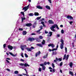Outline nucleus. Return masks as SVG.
Listing matches in <instances>:
<instances>
[{"instance_id":"nucleus-17","label":"nucleus","mask_w":76,"mask_h":76,"mask_svg":"<svg viewBox=\"0 0 76 76\" xmlns=\"http://www.w3.org/2000/svg\"><path fill=\"white\" fill-rule=\"evenodd\" d=\"M45 8L47 9H48V10H50V7L48 5H46L45 6Z\"/></svg>"},{"instance_id":"nucleus-53","label":"nucleus","mask_w":76,"mask_h":76,"mask_svg":"<svg viewBox=\"0 0 76 76\" xmlns=\"http://www.w3.org/2000/svg\"><path fill=\"white\" fill-rule=\"evenodd\" d=\"M6 70H7V71H9V72H10V70L9 69H6Z\"/></svg>"},{"instance_id":"nucleus-43","label":"nucleus","mask_w":76,"mask_h":76,"mask_svg":"<svg viewBox=\"0 0 76 76\" xmlns=\"http://www.w3.org/2000/svg\"><path fill=\"white\" fill-rule=\"evenodd\" d=\"M65 53H67V48H66V47H65Z\"/></svg>"},{"instance_id":"nucleus-33","label":"nucleus","mask_w":76,"mask_h":76,"mask_svg":"<svg viewBox=\"0 0 76 76\" xmlns=\"http://www.w3.org/2000/svg\"><path fill=\"white\" fill-rule=\"evenodd\" d=\"M66 58V54H65L64 57V58H63V60H64Z\"/></svg>"},{"instance_id":"nucleus-16","label":"nucleus","mask_w":76,"mask_h":76,"mask_svg":"<svg viewBox=\"0 0 76 76\" xmlns=\"http://www.w3.org/2000/svg\"><path fill=\"white\" fill-rule=\"evenodd\" d=\"M41 53H40V51H39V52L37 53L35 55V56L36 57H37L38 56H39V54H40Z\"/></svg>"},{"instance_id":"nucleus-22","label":"nucleus","mask_w":76,"mask_h":76,"mask_svg":"<svg viewBox=\"0 0 76 76\" xmlns=\"http://www.w3.org/2000/svg\"><path fill=\"white\" fill-rule=\"evenodd\" d=\"M41 23L42 24V25H43V26H44V27H46V26H45V24H44V22L42 21V22H41Z\"/></svg>"},{"instance_id":"nucleus-10","label":"nucleus","mask_w":76,"mask_h":76,"mask_svg":"<svg viewBox=\"0 0 76 76\" xmlns=\"http://www.w3.org/2000/svg\"><path fill=\"white\" fill-rule=\"evenodd\" d=\"M48 47H52V48H54L55 47V45L53 44H49L48 45Z\"/></svg>"},{"instance_id":"nucleus-7","label":"nucleus","mask_w":76,"mask_h":76,"mask_svg":"<svg viewBox=\"0 0 76 76\" xmlns=\"http://www.w3.org/2000/svg\"><path fill=\"white\" fill-rule=\"evenodd\" d=\"M37 8L39 9H43V7H41L40 6H37L36 7Z\"/></svg>"},{"instance_id":"nucleus-32","label":"nucleus","mask_w":76,"mask_h":76,"mask_svg":"<svg viewBox=\"0 0 76 76\" xmlns=\"http://www.w3.org/2000/svg\"><path fill=\"white\" fill-rule=\"evenodd\" d=\"M47 56H48V55L47 54L46 55L44 56L43 57V58H47Z\"/></svg>"},{"instance_id":"nucleus-21","label":"nucleus","mask_w":76,"mask_h":76,"mask_svg":"<svg viewBox=\"0 0 76 76\" xmlns=\"http://www.w3.org/2000/svg\"><path fill=\"white\" fill-rule=\"evenodd\" d=\"M28 15L29 16H33L34 15V14H33V13H30V14H29Z\"/></svg>"},{"instance_id":"nucleus-58","label":"nucleus","mask_w":76,"mask_h":76,"mask_svg":"<svg viewBox=\"0 0 76 76\" xmlns=\"http://www.w3.org/2000/svg\"><path fill=\"white\" fill-rule=\"evenodd\" d=\"M60 36V34H58L57 35V37H59Z\"/></svg>"},{"instance_id":"nucleus-55","label":"nucleus","mask_w":76,"mask_h":76,"mask_svg":"<svg viewBox=\"0 0 76 76\" xmlns=\"http://www.w3.org/2000/svg\"><path fill=\"white\" fill-rule=\"evenodd\" d=\"M53 72L54 73V72H55V69H53Z\"/></svg>"},{"instance_id":"nucleus-25","label":"nucleus","mask_w":76,"mask_h":76,"mask_svg":"<svg viewBox=\"0 0 76 76\" xmlns=\"http://www.w3.org/2000/svg\"><path fill=\"white\" fill-rule=\"evenodd\" d=\"M63 45H64V44H61L60 45V47L61 49H63Z\"/></svg>"},{"instance_id":"nucleus-64","label":"nucleus","mask_w":76,"mask_h":76,"mask_svg":"<svg viewBox=\"0 0 76 76\" xmlns=\"http://www.w3.org/2000/svg\"><path fill=\"white\" fill-rule=\"evenodd\" d=\"M48 50H49V51H50V52H51V51H52V50H51V49H49Z\"/></svg>"},{"instance_id":"nucleus-62","label":"nucleus","mask_w":76,"mask_h":76,"mask_svg":"<svg viewBox=\"0 0 76 76\" xmlns=\"http://www.w3.org/2000/svg\"><path fill=\"white\" fill-rule=\"evenodd\" d=\"M21 68L22 69H24L25 67H24V66H22Z\"/></svg>"},{"instance_id":"nucleus-50","label":"nucleus","mask_w":76,"mask_h":76,"mask_svg":"<svg viewBox=\"0 0 76 76\" xmlns=\"http://www.w3.org/2000/svg\"><path fill=\"white\" fill-rule=\"evenodd\" d=\"M21 56L22 57H23V53H21Z\"/></svg>"},{"instance_id":"nucleus-61","label":"nucleus","mask_w":76,"mask_h":76,"mask_svg":"<svg viewBox=\"0 0 76 76\" xmlns=\"http://www.w3.org/2000/svg\"><path fill=\"white\" fill-rule=\"evenodd\" d=\"M20 61H23V62L24 60L23 59H21L20 60Z\"/></svg>"},{"instance_id":"nucleus-14","label":"nucleus","mask_w":76,"mask_h":76,"mask_svg":"<svg viewBox=\"0 0 76 76\" xmlns=\"http://www.w3.org/2000/svg\"><path fill=\"white\" fill-rule=\"evenodd\" d=\"M8 48L9 49H10V50H12V49H13V47L10 45L8 46Z\"/></svg>"},{"instance_id":"nucleus-34","label":"nucleus","mask_w":76,"mask_h":76,"mask_svg":"<svg viewBox=\"0 0 76 76\" xmlns=\"http://www.w3.org/2000/svg\"><path fill=\"white\" fill-rule=\"evenodd\" d=\"M69 55H68L66 56V60H68V59L69 58Z\"/></svg>"},{"instance_id":"nucleus-13","label":"nucleus","mask_w":76,"mask_h":76,"mask_svg":"<svg viewBox=\"0 0 76 76\" xmlns=\"http://www.w3.org/2000/svg\"><path fill=\"white\" fill-rule=\"evenodd\" d=\"M26 26H28L29 27H30V26H32V24H31V23H28L26 24Z\"/></svg>"},{"instance_id":"nucleus-56","label":"nucleus","mask_w":76,"mask_h":76,"mask_svg":"<svg viewBox=\"0 0 76 76\" xmlns=\"http://www.w3.org/2000/svg\"><path fill=\"white\" fill-rule=\"evenodd\" d=\"M48 1H49V3H51V0H48Z\"/></svg>"},{"instance_id":"nucleus-35","label":"nucleus","mask_w":76,"mask_h":76,"mask_svg":"<svg viewBox=\"0 0 76 76\" xmlns=\"http://www.w3.org/2000/svg\"><path fill=\"white\" fill-rule=\"evenodd\" d=\"M20 13H21V14H22L23 15V16H25V14H24V12H20Z\"/></svg>"},{"instance_id":"nucleus-24","label":"nucleus","mask_w":76,"mask_h":76,"mask_svg":"<svg viewBox=\"0 0 76 76\" xmlns=\"http://www.w3.org/2000/svg\"><path fill=\"white\" fill-rule=\"evenodd\" d=\"M69 74H70V75H71L72 76H73V72H72L69 71Z\"/></svg>"},{"instance_id":"nucleus-44","label":"nucleus","mask_w":76,"mask_h":76,"mask_svg":"<svg viewBox=\"0 0 76 76\" xmlns=\"http://www.w3.org/2000/svg\"><path fill=\"white\" fill-rule=\"evenodd\" d=\"M60 66H62L63 65V62H61L59 64Z\"/></svg>"},{"instance_id":"nucleus-15","label":"nucleus","mask_w":76,"mask_h":76,"mask_svg":"<svg viewBox=\"0 0 76 76\" xmlns=\"http://www.w3.org/2000/svg\"><path fill=\"white\" fill-rule=\"evenodd\" d=\"M40 29L37 31V32H39L42 29V26H41L40 27Z\"/></svg>"},{"instance_id":"nucleus-28","label":"nucleus","mask_w":76,"mask_h":76,"mask_svg":"<svg viewBox=\"0 0 76 76\" xmlns=\"http://www.w3.org/2000/svg\"><path fill=\"white\" fill-rule=\"evenodd\" d=\"M23 35H24L26 34V31H23Z\"/></svg>"},{"instance_id":"nucleus-23","label":"nucleus","mask_w":76,"mask_h":76,"mask_svg":"<svg viewBox=\"0 0 76 76\" xmlns=\"http://www.w3.org/2000/svg\"><path fill=\"white\" fill-rule=\"evenodd\" d=\"M42 66V70H45V69H46V67L44 66Z\"/></svg>"},{"instance_id":"nucleus-40","label":"nucleus","mask_w":76,"mask_h":76,"mask_svg":"<svg viewBox=\"0 0 76 76\" xmlns=\"http://www.w3.org/2000/svg\"><path fill=\"white\" fill-rule=\"evenodd\" d=\"M9 53H10V55H11V56H13L14 54H13L11 52H9Z\"/></svg>"},{"instance_id":"nucleus-49","label":"nucleus","mask_w":76,"mask_h":76,"mask_svg":"<svg viewBox=\"0 0 76 76\" xmlns=\"http://www.w3.org/2000/svg\"><path fill=\"white\" fill-rule=\"evenodd\" d=\"M41 68L40 67L39 68V72H41Z\"/></svg>"},{"instance_id":"nucleus-45","label":"nucleus","mask_w":76,"mask_h":76,"mask_svg":"<svg viewBox=\"0 0 76 76\" xmlns=\"http://www.w3.org/2000/svg\"><path fill=\"white\" fill-rule=\"evenodd\" d=\"M17 53H16L15 55H14V54H13V57H16L17 56Z\"/></svg>"},{"instance_id":"nucleus-42","label":"nucleus","mask_w":76,"mask_h":76,"mask_svg":"<svg viewBox=\"0 0 76 76\" xmlns=\"http://www.w3.org/2000/svg\"><path fill=\"white\" fill-rule=\"evenodd\" d=\"M52 67L53 68H54L55 67V66H54V63H53L52 64Z\"/></svg>"},{"instance_id":"nucleus-51","label":"nucleus","mask_w":76,"mask_h":76,"mask_svg":"<svg viewBox=\"0 0 76 76\" xmlns=\"http://www.w3.org/2000/svg\"><path fill=\"white\" fill-rule=\"evenodd\" d=\"M69 23L70 25H72V23H73V21H72L69 22Z\"/></svg>"},{"instance_id":"nucleus-26","label":"nucleus","mask_w":76,"mask_h":76,"mask_svg":"<svg viewBox=\"0 0 76 76\" xmlns=\"http://www.w3.org/2000/svg\"><path fill=\"white\" fill-rule=\"evenodd\" d=\"M19 73V72L18 71H15L14 72V74H17Z\"/></svg>"},{"instance_id":"nucleus-47","label":"nucleus","mask_w":76,"mask_h":76,"mask_svg":"<svg viewBox=\"0 0 76 76\" xmlns=\"http://www.w3.org/2000/svg\"><path fill=\"white\" fill-rule=\"evenodd\" d=\"M6 61H7V63H9V64H10V61H9L8 60H6Z\"/></svg>"},{"instance_id":"nucleus-41","label":"nucleus","mask_w":76,"mask_h":76,"mask_svg":"<svg viewBox=\"0 0 76 76\" xmlns=\"http://www.w3.org/2000/svg\"><path fill=\"white\" fill-rule=\"evenodd\" d=\"M9 53H10V55H11V56H13L14 54H13L11 52H9Z\"/></svg>"},{"instance_id":"nucleus-54","label":"nucleus","mask_w":76,"mask_h":76,"mask_svg":"<svg viewBox=\"0 0 76 76\" xmlns=\"http://www.w3.org/2000/svg\"><path fill=\"white\" fill-rule=\"evenodd\" d=\"M31 35H36V34L35 33H32Z\"/></svg>"},{"instance_id":"nucleus-19","label":"nucleus","mask_w":76,"mask_h":76,"mask_svg":"<svg viewBox=\"0 0 76 76\" xmlns=\"http://www.w3.org/2000/svg\"><path fill=\"white\" fill-rule=\"evenodd\" d=\"M37 46H39V47H43L42 44H39V43L37 44Z\"/></svg>"},{"instance_id":"nucleus-6","label":"nucleus","mask_w":76,"mask_h":76,"mask_svg":"<svg viewBox=\"0 0 76 76\" xmlns=\"http://www.w3.org/2000/svg\"><path fill=\"white\" fill-rule=\"evenodd\" d=\"M47 64V62H45L44 64H40V66H46V65Z\"/></svg>"},{"instance_id":"nucleus-60","label":"nucleus","mask_w":76,"mask_h":76,"mask_svg":"<svg viewBox=\"0 0 76 76\" xmlns=\"http://www.w3.org/2000/svg\"><path fill=\"white\" fill-rule=\"evenodd\" d=\"M18 76H22V74H18Z\"/></svg>"},{"instance_id":"nucleus-20","label":"nucleus","mask_w":76,"mask_h":76,"mask_svg":"<svg viewBox=\"0 0 76 76\" xmlns=\"http://www.w3.org/2000/svg\"><path fill=\"white\" fill-rule=\"evenodd\" d=\"M69 66L71 68H72L73 66V63L72 62H70L69 63Z\"/></svg>"},{"instance_id":"nucleus-2","label":"nucleus","mask_w":76,"mask_h":76,"mask_svg":"<svg viewBox=\"0 0 76 76\" xmlns=\"http://www.w3.org/2000/svg\"><path fill=\"white\" fill-rule=\"evenodd\" d=\"M57 28L58 29H59V28L58 27V25H57L56 24H54L50 28V29L52 31L55 32L56 31H55V29H54V28Z\"/></svg>"},{"instance_id":"nucleus-57","label":"nucleus","mask_w":76,"mask_h":76,"mask_svg":"<svg viewBox=\"0 0 76 76\" xmlns=\"http://www.w3.org/2000/svg\"><path fill=\"white\" fill-rule=\"evenodd\" d=\"M45 34H48V31H45Z\"/></svg>"},{"instance_id":"nucleus-3","label":"nucleus","mask_w":76,"mask_h":76,"mask_svg":"<svg viewBox=\"0 0 76 76\" xmlns=\"http://www.w3.org/2000/svg\"><path fill=\"white\" fill-rule=\"evenodd\" d=\"M19 65L20 66H24L25 67H29V65H28V63H25V64L23 63H20L19 64Z\"/></svg>"},{"instance_id":"nucleus-63","label":"nucleus","mask_w":76,"mask_h":76,"mask_svg":"<svg viewBox=\"0 0 76 76\" xmlns=\"http://www.w3.org/2000/svg\"><path fill=\"white\" fill-rule=\"evenodd\" d=\"M47 64H48V65H49L50 64V62H48L47 63Z\"/></svg>"},{"instance_id":"nucleus-52","label":"nucleus","mask_w":76,"mask_h":76,"mask_svg":"<svg viewBox=\"0 0 76 76\" xmlns=\"http://www.w3.org/2000/svg\"><path fill=\"white\" fill-rule=\"evenodd\" d=\"M6 44H4L3 45L4 48H6Z\"/></svg>"},{"instance_id":"nucleus-27","label":"nucleus","mask_w":76,"mask_h":76,"mask_svg":"<svg viewBox=\"0 0 76 76\" xmlns=\"http://www.w3.org/2000/svg\"><path fill=\"white\" fill-rule=\"evenodd\" d=\"M34 15H35V16H38V15H39V13L38 12H35L34 13Z\"/></svg>"},{"instance_id":"nucleus-31","label":"nucleus","mask_w":76,"mask_h":76,"mask_svg":"<svg viewBox=\"0 0 76 76\" xmlns=\"http://www.w3.org/2000/svg\"><path fill=\"white\" fill-rule=\"evenodd\" d=\"M45 40H43V41L42 42V45H44V44H45Z\"/></svg>"},{"instance_id":"nucleus-59","label":"nucleus","mask_w":76,"mask_h":76,"mask_svg":"<svg viewBox=\"0 0 76 76\" xmlns=\"http://www.w3.org/2000/svg\"><path fill=\"white\" fill-rule=\"evenodd\" d=\"M60 27L61 28H63V26L62 25H61L60 26Z\"/></svg>"},{"instance_id":"nucleus-46","label":"nucleus","mask_w":76,"mask_h":76,"mask_svg":"<svg viewBox=\"0 0 76 76\" xmlns=\"http://www.w3.org/2000/svg\"><path fill=\"white\" fill-rule=\"evenodd\" d=\"M64 30H61V34H64Z\"/></svg>"},{"instance_id":"nucleus-37","label":"nucleus","mask_w":76,"mask_h":76,"mask_svg":"<svg viewBox=\"0 0 76 76\" xmlns=\"http://www.w3.org/2000/svg\"><path fill=\"white\" fill-rule=\"evenodd\" d=\"M39 39H42L43 37L42 36H39Z\"/></svg>"},{"instance_id":"nucleus-36","label":"nucleus","mask_w":76,"mask_h":76,"mask_svg":"<svg viewBox=\"0 0 76 76\" xmlns=\"http://www.w3.org/2000/svg\"><path fill=\"white\" fill-rule=\"evenodd\" d=\"M41 18V16H40V17H38L37 18V20H39V19H40Z\"/></svg>"},{"instance_id":"nucleus-30","label":"nucleus","mask_w":76,"mask_h":76,"mask_svg":"<svg viewBox=\"0 0 76 76\" xmlns=\"http://www.w3.org/2000/svg\"><path fill=\"white\" fill-rule=\"evenodd\" d=\"M61 44H64V40L63 39H61Z\"/></svg>"},{"instance_id":"nucleus-48","label":"nucleus","mask_w":76,"mask_h":76,"mask_svg":"<svg viewBox=\"0 0 76 76\" xmlns=\"http://www.w3.org/2000/svg\"><path fill=\"white\" fill-rule=\"evenodd\" d=\"M19 31H23V28H19Z\"/></svg>"},{"instance_id":"nucleus-38","label":"nucleus","mask_w":76,"mask_h":76,"mask_svg":"<svg viewBox=\"0 0 76 76\" xmlns=\"http://www.w3.org/2000/svg\"><path fill=\"white\" fill-rule=\"evenodd\" d=\"M43 20H44V18L41 19L40 20H39V22H41V21H43Z\"/></svg>"},{"instance_id":"nucleus-12","label":"nucleus","mask_w":76,"mask_h":76,"mask_svg":"<svg viewBox=\"0 0 76 76\" xmlns=\"http://www.w3.org/2000/svg\"><path fill=\"white\" fill-rule=\"evenodd\" d=\"M48 23L50 24H54V22H53V21H52V20H49Z\"/></svg>"},{"instance_id":"nucleus-9","label":"nucleus","mask_w":76,"mask_h":76,"mask_svg":"<svg viewBox=\"0 0 76 76\" xmlns=\"http://www.w3.org/2000/svg\"><path fill=\"white\" fill-rule=\"evenodd\" d=\"M53 34V32H50L48 33V37H51V35Z\"/></svg>"},{"instance_id":"nucleus-1","label":"nucleus","mask_w":76,"mask_h":76,"mask_svg":"<svg viewBox=\"0 0 76 76\" xmlns=\"http://www.w3.org/2000/svg\"><path fill=\"white\" fill-rule=\"evenodd\" d=\"M20 48L22 51H24V48H25V49H26L28 51H31L32 49H34V48L33 47H31V48H26V46L25 45H21Z\"/></svg>"},{"instance_id":"nucleus-18","label":"nucleus","mask_w":76,"mask_h":76,"mask_svg":"<svg viewBox=\"0 0 76 76\" xmlns=\"http://www.w3.org/2000/svg\"><path fill=\"white\" fill-rule=\"evenodd\" d=\"M58 45H57L56 47V48H53L52 50V51H55V50H57V48H58Z\"/></svg>"},{"instance_id":"nucleus-8","label":"nucleus","mask_w":76,"mask_h":76,"mask_svg":"<svg viewBox=\"0 0 76 76\" xmlns=\"http://www.w3.org/2000/svg\"><path fill=\"white\" fill-rule=\"evenodd\" d=\"M66 18H67V19H73V17H72V16H67L66 17Z\"/></svg>"},{"instance_id":"nucleus-5","label":"nucleus","mask_w":76,"mask_h":76,"mask_svg":"<svg viewBox=\"0 0 76 76\" xmlns=\"http://www.w3.org/2000/svg\"><path fill=\"white\" fill-rule=\"evenodd\" d=\"M28 40L29 41H34V40H35V39L34 38L29 37L28 38Z\"/></svg>"},{"instance_id":"nucleus-11","label":"nucleus","mask_w":76,"mask_h":76,"mask_svg":"<svg viewBox=\"0 0 76 76\" xmlns=\"http://www.w3.org/2000/svg\"><path fill=\"white\" fill-rule=\"evenodd\" d=\"M56 60L58 61H61L62 60V59L61 58H56Z\"/></svg>"},{"instance_id":"nucleus-29","label":"nucleus","mask_w":76,"mask_h":76,"mask_svg":"<svg viewBox=\"0 0 76 76\" xmlns=\"http://www.w3.org/2000/svg\"><path fill=\"white\" fill-rule=\"evenodd\" d=\"M21 19H22V22H23V21L24 20H25V18H21Z\"/></svg>"},{"instance_id":"nucleus-4","label":"nucleus","mask_w":76,"mask_h":76,"mask_svg":"<svg viewBox=\"0 0 76 76\" xmlns=\"http://www.w3.org/2000/svg\"><path fill=\"white\" fill-rule=\"evenodd\" d=\"M29 4L28 5V6H26V7H24L23 9V10H24L25 12H26V10H28V9H29Z\"/></svg>"},{"instance_id":"nucleus-39","label":"nucleus","mask_w":76,"mask_h":76,"mask_svg":"<svg viewBox=\"0 0 76 76\" xmlns=\"http://www.w3.org/2000/svg\"><path fill=\"white\" fill-rule=\"evenodd\" d=\"M24 54L25 57H26L27 58H28V55H27V54H26V53H25Z\"/></svg>"}]
</instances>
